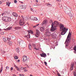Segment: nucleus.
I'll list each match as a JSON object with an SVG mask.
<instances>
[{"mask_svg":"<svg viewBox=\"0 0 76 76\" xmlns=\"http://www.w3.org/2000/svg\"><path fill=\"white\" fill-rule=\"evenodd\" d=\"M14 29L18 30V29H21V27H14Z\"/></svg>","mask_w":76,"mask_h":76,"instance_id":"obj_22","label":"nucleus"},{"mask_svg":"<svg viewBox=\"0 0 76 76\" xmlns=\"http://www.w3.org/2000/svg\"><path fill=\"white\" fill-rule=\"evenodd\" d=\"M10 2H7V5L8 6H10Z\"/></svg>","mask_w":76,"mask_h":76,"instance_id":"obj_25","label":"nucleus"},{"mask_svg":"<svg viewBox=\"0 0 76 76\" xmlns=\"http://www.w3.org/2000/svg\"><path fill=\"white\" fill-rule=\"evenodd\" d=\"M45 34L46 36L49 37L51 35V32L49 31H46Z\"/></svg>","mask_w":76,"mask_h":76,"instance_id":"obj_10","label":"nucleus"},{"mask_svg":"<svg viewBox=\"0 0 76 76\" xmlns=\"http://www.w3.org/2000/svg\"><path fill=\"white\" fill-rule=\"evenodd\" d=\"M40 55L42 57H44V58L46 57V54L44 53H42V54H41Z\"/></svg>","mask_w":76,"mask_h":76,"instance_id":"obj_14","label":"nucleus"},{"mask_svg":"<svg viewBox=\"0 0 76 76\" xmlns=\"http://www.w3.org/2000/svg\"><path fill=\"white\" fill-rule=\"evenodd\" d=\"M17 69L18 71H19V72H20V69H19V68L18 67L17 68Z\"/></svg>","mask_w":76,"mask_h":76,"instance_id":"obj_34","label":"nucleus"},{"mask_svg":"<svg viewBox=\"0 0 76 76\" xmlns=\"http://www.w3.org/2000/svg\"><path fill=\"white\" fill-rule=\"evenodd\" d=\"M26 68V67H21L20 69L21 70H23V69H25Z\"/></svg>","mask_w":76,"mask_h":76,"instance_id":"obj_29","label":"nucleus"},{"mask_svg":"<svg viewBox=\"0 0 76 76\" xmlns=\"http://www.w3.org/2000/svg\"><path fill=\"white\" fill-rule=\"evenodd\" d=\"M19 2H20L21 3H23V2H20V1Z\"/></svg>","mask_w":76,"mask_h":76,"instance_id":"obj_56","label":"nucleus"},{"mask_svg":"<svg viewBox=\"0 0 76 76\" xmlns=\"http://www.w3.org/2000/svg\"><path fill=\"white\" fill-rule=\"evenodd\" d=\"M31 45L29 44L28 45V48L29 49H30V50H31Z\"/></svg>","mask_w":76,"mask_h":76,"instance_id":"obj_27","label":"nucleus"},{"mask_svg":"<svg viewBox=\"0 0 76 76\" xmlns=\"http://www.w3.org/2000/svg\"><path fill=\"white\" fill-rule=\"evenodd\" d=\"M18 42H19L20 45H22V44H23V40H20L19 41V40H18Z\"/></svg>","mask_w":76,"mask_h":76,"instance_id":"obj_18","label":"nucleus"},{"mask_svg":"<svg viewBox=\"0 0 76 76\" xmlns=\"http://www.w3.org/2000/svg\"><path fill=\"white\" fill-rule=\"evenodd\" d=\"M74 50H75V51L76 52V46H75L74 48Z\"/></svg>","mask_w":76,"mask_h":76,"instance_id":"obj_35","label":"nucleus"},{"mask_svg":"<svg viewBox=\"0 0 76 76\" xmlns=\"http://www.w3.org/2000/svg\"><path fill=\"white\" fill-rule=\"evenodd\" d=\"M7 39L8 41H10V38H7Z\"/></svg>","mask_w":76,"mask_h":76,"instance_id":"obj_43","label":"nucleus"},{"mask_svg":"<svg viewBox=\"0 0 76 76\" xmlns=\"http://www.w3.org/2000/svg\"><path fill=\"white\" fill-rule=\"evenodd\" d=\"M34 20H35V21L38 20V18H37V17H35V18H34Z\"/></svg>","mask_w":76,"mask_h":76,"instance_id":"obj_32","label":"nucleus"},{"mask_svg":"<svg viewBox=\"0 0 76 76\" xmlns=\"http://www.w3.org/2000/svg\"><path fill=\"white\" fill-rule=\"evenodd\" d=\"M53 23V21H52V20H51L50 21V23Z\"/></svg>","mask_w":76,"mask_h":76,"instance_id":"obj_39","label":"nucleus"},{"mask_svg":"<svg viewBox=\"0 0 76 76\" xmlns=\"http://www.w3.org/2000/svg\"><path fill=\"white\" fill-rule=\"evenodd\" d=\"M10 70H13V67H11L10 68Z\"/></svg>","mask_w":76,"mask_h":76,"instance_id":"obj_48","label":"nucleus"},{"mask_svg":"<svg viewBox=\"0 0 76 76\" xmlns=\"http://www.w3.org/2000/svg\"><path fill=\"white\" fill-rule=\"evenodd\" d=\"M39 25V24H37L36 25L34 26H33V28H37V26H38Z\"/></svg>","mask_w":76,"mask_h":76,"instance_id":"obj_23","label":"nucleus"},{"mask_svg":"<svg viewBox=\"0 0 76 76\" xmlns=\"http://www.w3.org/2000/svg\"><path fill=\"white\" fill-rule=\"evenodd\" d=\"M57 75L58 76H61V75H60V74H59V73H58V74H57Z\"/></svg>","mask_w":76,"mask_h":76,"instance_id":"obj_41","label":"nucleus"},{"mask_svg":"<svg viewBox=\"0 0 76 76\" xmlns=\"http://www.w3.org/2000/svg\"><path fill=\"white\" fill-rule=\"evenodd\" d=\"M30 34H28L27 36H25V37H27L28 38H30Z\"/></svg>","mask_w":76,"mask_h":76,"instance_id":"obj_24","label":"nucleus"},{"mask_svg":"<svg viewBox=\"0 0 76 76\" xmlns=\"http://www.w3.org/2000/svg\"><path fill=\"white\" fill-rule=\"evenodd\" d=\"M12 15L15 17H18V15L15 12H13L12 13Z\"/></svg>","mask_w":76,"mask_h":76,"instance_id":"obj_16","label":"nucleus"},{"mask_svg":"<svg viewBox=\"0 0 76 76\" xmlns=\"http://www.w3.org/2000/svg\"><path fill=\"white\" fill-rule=\"evenodd\" d=\"M51 37L53 39H56L57 38V36L55 33H52L51 34Z\"/></svg>","mask_w":76,"mask_h":76,"instance_id":"obj_7","label":"nucleus"},{"mask_svg":"<svg viewBox=\"0 0 76 76\" xmlns=\"http://www.w3.org/2000/svg\"><path fill=\"white\" fill-rule=\"evenodd\" d=\"M21 18H23V16L22 15V16H21Z\"/></svg>","mask_w":76,"mask_h":76,"instance_id":"obj_54","label":"nucleus"},{"mask_svg":"<svg viewBox=\"0 0 76 76\" xmlns=\"http://www.w3.org/2000/svg\"><path fill=\"white\" fill-rule=\"evenodd\" d=\"M53 25L55 27L58 26V22L56 21H55L53 23Z\"/></svg>","mask_w":76,"mask_h":76,"instance_id":"obj_8","label":"nucleus"},{"mask_svg":"<svg viewBox=\"0 0 76 76\" xmlns=\"http://www.w3.org/2000/svg\"><path fill=\"white\" fill-rule=\"evenodd\" d=\"M45 27L43 26L42 27H41L40 28V31H41V32H44V31L45 30Z\"/></svg>","mask_w":76,"mask_h":76,"instance_id":"obj_15","label":"nucleus"},{"mask_svg":"<svg viewBox=\"0 0 76 76\" xmlns=\"http://www.w3.org/2000/svg\"><path fill=\"white\" fill-rule=\"evenodd\" d=\"M15 36H13L12 37V38H15Z\"/></svg>","mask_w":76,"mask_h":76,"instance_id":"obj_47","label":"nucleus"},{"mask_svg":"<svg viewBox=\"0 0 76 76\" xmlns=\"http://www.w3.org/2000/svg\"><path fill=\"white\" fill-rule=\"evenodd\" d=\"M14 58H15V59H18V56H15L14 57Z\"/></svg>","mask_w":76,"mask_h":76,"instance_id":"obj_36","label":"nucleus"},{"mask_svg":"<svg viewBox=\"0 0 76 76\" xmlns=\"http://www.w3.org/2000/svg\"><path fill=\"white\" fill-rule=\"evenodd\" d=\"M44 64H45L46 65V66H47V62L45 61L44 62Z\"/></svg>","mask_w":76,"mask_h":76,"instance_id":"obj_45","label":"nucleus"},{"mask_svg":"<svg viewBox=\"0 0 76 76\" xmlns=\"http://www.w3.org/2000/svg\"><path fill=\"white\" fill-rule=\"evenodd\" d=\"M1 4V1H0V4Z\"/></svg>","mask_w":76,"mask_h":76,"instance_id":"obj_55","label":"nucleus"},{"mask_svg":"<svg viewBox=\"0 0 76 76\" xmlns=\"http://www.w3.org/2000/svg\"><path fill=\"white\" fill-rule=\"evenodd\" d=\"M74 52L75 53V52H76V51H75Z\"/></svg>","mask_w":76,"mask_h":76,"instance_id":"obj_63","label":"nucleus"},{"mask_svg":"<svg viewBox=\"0 0 76 76\" xmlns=\"http://www.w3.org/2000/svg\"><path fill=\"white\" fill-rule=\"evenodd\" d=\"M60 31H62L61 33V35H64L66 32H67V31L68 29L66 28L65 27H64V25L62 24H61L60 25Z\"/></svg>","mask_w":76,"mask_h":76,"instance_id":"obj_1","label":"nucleus"},{"mask_svg":"<svg viewBox=\"0 0 76 76\" xmlns=\"http://www.w3.org/2000/svg\"><path fill=\"white\" fill-rule=\"evenodd\" d=\"M2 39L4 42H6V41H7V39H6V38L5 37L3 36L2 37Z\"/></svg>","mask_w":76,"mask_h":76,"instance_id":"obj_19","label":"nucleus"},{"mask_svg":"<svg viewBox=\"0 0 76 76\" xmlns=\"http://www.w3.org/2000/svg\"><path fill=\"white\" fill-rule=\"evenodd\" d=\"M71 35H72V34L70 33V31H69L67 37V39L65 43V44L66 43V47H67L69 45V43L70 42V39H71Z\"/></svg>","mask_w":76,"mask_h":76,"instance_id":"obj_2","label":"nucleus"},{"mask_svg":"<svg viewBox=\"0 0 76 76\" xmlns=\"http://www.w3.org/2000/svg\"><path fill=\"white\" fill-rule=\"evenodd\" d=\"M74 76H76V75H75Z\"/></svg>","mask_w":76,"mask_h":76,"instance_id":"obj_64","label":"nucleus"},{"mask_svg":"<svg viewBox=\"0 0 76 76\" xmlns=\"http://www.w3.org/2000/svg\"><path fill=\"white\" fill-rule=\"evenodd\" d=\"M1 29L0 28V31H1Z\"/></svg>","mask_w":76,"mask_h":76,"instance_id":"obj_60","label":"nucleus"},{"mask_svg":"<svg viewBox=\"0 0 76 76\" xmlns=\"http://www.w3.org/2000/svg\"><path fill=\"white\" fill-rule=\"evenodd\" d=\"M20 76H23V75H22V74H20Z\"/></svg>","mask_w":76,"mask_h":76,"instance_id":"obj_49","label":"nucleus"},{"mask_svg":"<svg viewBox=\"0 0 76 76\" xmlns=\"http://www.w3.org/2000/svg\"><path fill=\"white\" fill-rule=\"evenodd\" d=\"M6 69H7V70H9V67L8 66H6Z\"/></svg>","mask_w":76,"mask_h":76,"instance_id":"obj_37","label":"nucleus"},{"mask_svg":"<svg viewBox=\"0 0 76 76\" xmlns=\"http://www.w3.org/2000/svg\"><path fill=\"white\" fill-rule=\"evenodd\" d=\"M6 13V12H4L2 14V16H4V15H5Z\"/></svg>","mask_w":76,"mask_h":76,"instance_id":"obj_30","label":"nucleus"},{"mask_svg":"<svg viewBox=\"0 0 76 76\" xmlns=\"http://www.w3.org/2000/svg\"><path fill=\"white\" fill-rule=\"evenodd\" d=\"M28 20V18H27V17H24V18H23V22H25L26 20Z\"/></svg>","mask_w":76,"mask_h":76,"instance_id":"obj_17","label":"nucleus"},{"mask_svg":"<svg viewBox=\"0 0 76 76\" xmlns=\"http://www.w3.org/2000/svg\"><path fill=\"white\" fill-rule=\"evenodd\" d=\"M28 34H33V32L31 31H28Z\"/></svg>","mask_w":76,"mask_h":76,"instance_id":"obj_26","label":"nucleus"},{"mask_svg":"<svg viewBox=\"0 0 76 76\" xmlns=\"http://www.w3.org/2000/svg\"><path fill=\"white\" fill-rule=\"evenodd\" d=\"M1 69H2V70H3V66H1Z\"/></svg>","mask_w":76,"mask_h":76,"instance_id":"obj_53","label":"nucleus"},{"mask_svg":"<svg viewBox=\"0 0 76 76\" xmlns=\"http://www.w3.org/2000/svg\"><path fill=\"white\" fill-rule=\"evenodd\" d=\"M74 76H75V75H76V74L75 73H74Z\"/></svg>","mask_w":76,"mask_h":76,"instance_id":"obj_52","label":"nucleus"},{"mask_svg":"<svg viewBox=\"0 0 76 76\" xmlns=\"http://www.w3.org/2000/svg\"><path fill=\"white\" fill-rule=\"evenodd\" d=\"M2 53H5V52L4 51V50H2Z\"/></svg>","mask_w":76,"mask_h":76,"instance_id":"obj_50","label":"nucleus"},{"mask_svg":"<svg viewBox=\"0 0 76 76\" xmlns=\"http://www.w3.org/2000/svg\"><path fill=\"white\" fill-rule=\"evenodd\" d=\"M36 2H38V0H36Z\"/></svg>","mask_w":76,"mask_h":76,"instance_id":"obj_57","label":"nucleus"},{"mask_svg":"<svg viewBox=\"0 0 76 76\" xmlns=\"http://www.w3.org/2000/svg\"><path fill=\"white\" fill-rule=\"evenodd\" d=\"M14 66H15V67H16L17 69L18 67V66H16V65H14Z\"/></svg>","mask_w":76,"mask_h":76,"instance_id":"obj_44","label":"nucleus"},{"mask_svg":"<svg viewBox=\"0 0 76 76\" xmlns=\"http://www.w3.org/2000/svg\"><path fill=\"white\" fill-rule=\"evenodd\" d=\"M47 23V20H44L43 22L42 23V24L41 25L42 26H43V27H45Z\"/></svg>","mask_w":76,"mask_h":76,"instance_id":"obj_4","label":"nucleus"},{"mask_svg":"<svg viewBox=\"0 0 76 76\" xmlns=\"http://www.w3.org/2000/svg\"><path fill=\"white\" fill-rule=\"evenodd\" d=\"M17 0H15L14 1V2L15 3H17Z\"/></svg>","mask_w":76,"mask_h":76,"instance_id":"obj_38","label":"nucleus"},{"mask_svg":"<svg viewBox=\"0 0 76 76\" xmlns=\"http://www.w3.org/2000/svg\"><path fill=\"white\" fill-rule=\"evenodd\" d=\"M48 4L49 5H50V4Z\"/></svg>","mask_w":76,"mask_h":76,"instance_id":"obj_61","label":"nucleus"},{"mask_svg":"<svg viewBox=\"0 0 76 76\" xmlns=\"http://www.w3.org/2000/svg\"><path fill=\"white\" fill-rule=\"evenodd\" d=\"M12 76H16V75L15 74H14Z\"/></svg>","mask_w":76,"mask_h":76,"instance_id":"obj_51","label":"nucleus"},{"mask_svg":"<svg viewBox=\"0 0 76 76\" xmlns=\"http://www.w3.org/2000/svg\"><path fill=\"white\" fill-rule=\"evenodd\" d=\"M12 29V28L10 27V28H7V30H8V31H9V30H10V29Z\"/></svg>","mask_w":76,"mask_h":76,"instance_id":"obj_33","label":"nucleus"},{"mask_svg":"<svg viewBox=\"0 0 76 76\" xmlns=\"http://www.w3.org/2000/svg\"><path fill=\"white\" fill-rule=\"evenodd\" d=\"M34 19L35 17L33 16H31L30 17V19H31V20H34Z\"/></svg>","mask_w":76,"mask_h":76,"instance_id":"obj_21","label":"nucleus"},{"mask_svg":"<svg viewBox=\"0 0 76 76\" xmlns=\"http://www.w3.org/2000/svg\"><path fill=\"white\" fill-rule=\"evenodd\" d=\"M18 62H19V61H20V60H18Z\"/></svg>","mask_w":76,"mask_h":76,"instance_id":"obj_59","label":"nucleus"},{"mask_svg":"<svg viewBox=\"0 0 76 76\" xmlns=\"http://www.w3.org/2000/svg\"><path fill=\"white\" fill-rule=\"evenodd\" d=\"M8 44L10 45H12V42H10L8 43Z\"/></svg>","mask_w":76,"mask_h":76,"instance_id":"obj_31","label":"nucleus"},{"mask_svg":"<svg viewBox=\"0 0 76 76\" xmlns=\"http://www.w3.org/2000/svg\"><path fill=\"white\" fill-rule=\"evenodd\" d=\"M39 21H40V20H39L38 21V22H39Z\"/></svg>","mask_w":76,"mask_h":76,"instance_id":"obj_62","label":"nucleus"},{"mask_svg":"<svg viewBox=\"0 0 76 76\" xmlns=\"http://www.w3.org/2000/svg\"><path fill=\"white\" fill-rule=\"evenodd\" d=\"M19 8L21 9H25L26 7L25 5H20L19 6Z\"/></svg>","mask_w":76,"mask_h":76,"instance_id":"obj_9","label":"nucleus"},{"mask_svg":"<svg viewBox=\"0 0 76 76\" xmlns=\"http://www.w3.org/2000/svg\"><path fill=\"white\" fill-rule=\"evenodd\" d=\"M31 10V11H32V12H34V10H33V9H32V8H31L30 9Z\"/></svg>","mask_w":76,"mask_h":76,"instance_id":"obj_46","label":"nucleus"},{"mask_svg":"<svg viewBox=\"0 0 76 76\" xmlns=\"http://www.w3.org/2000/svg\"><path fill=\"white\" fill-rule=\"evenodd\" d=\"M2 19L5 22H9L10 21V18L7 17H4L2 18Z\"/></svg>","mask_w":76,"mask_h":76,"instance_id":"obj_3","label":"nucleus"},{"mask_svg":"<svg viewBox=\"0 0 76 76\" xmlns=\"http://www.w3.org/2000/svg\"><path fill=\"white\" fill-rule=\"evenodd\" d=\"M39 36V31L38 30H37V33L35 35L36 37H38Z\"/></svg>","mask_w":76,"mask_h":76,"instance_id":"obj_11","label":"nucleus"},{"mask_svg":"<svg viewBox=\"0 0 76 76\" xmlns=\"http://www.w3.org/2000/svg\"><path fill=\"white\" fill-rule=\"evenodd\" d=\"M23 61H26L27 62H28V61H29V59H27V57L26 56H24L23 57Z\"/></svg>","mask_w":76,"mask_h":76,"instance_id":"obj_6","label":"nucleus"},{"mask_svg":"<svg viewBox=\"0 0 76 76\" xmlns=\"http://www.w3.org/2000/svg\"><path fill=\"white\" fill-rule=\"evenodd\" d=\"M74 65H75L74 63L73 62L71 64L70 68L71 70H73V66H74Z\"/></svg>","mask_w":76,"mask_h":76,"instance_id":"obj_12","label":"nucleus"},{"mask_svg":"<svg viewBox=\"0 0 76 76\" xmlns=\"http://www.w3.org/2000/svg\"><path fill=\"white\" fill-rule=\"evenodd\" d=\"M32 45L33 46V47H34V48L35 50H39V49H37L36 48V47H35V44H32Z\"/></svg>","mask_w":76,"mask_h":76,"instance_id":"obj_20","label":"nucleus"},{"mask_svg":"<svg viewBox=\"0 0 76 76\" xmlns=\"http://www.w3.org/2000/svg\"><path fill=\"white\" fill-rule=\"evenodd\" d=\"M30 76H33V75H30Z\"/></svg>","mask_w":76,"mask_h":76,"instance_id":"obj_58","label":"nucleus"},{"mask_svg":"<svg viewBox=\"0 0 76 76\" xmlns=\"http://www.w3.org/2000/svg\"><path fill=\"white\" fill-rule=\"evenodd\" d=\"M19 23L20 25H23L25 23V22L23 21L22 19L20 21Z\"/></svg>","mask_w":76,"mask_h":76,"instance_id":"obj_13","label":"nucleus"},{"mask_svg":"<svg viewBox=\"0 0 76 76\" xmlns=\"http://www.w3.org/2000/svg\"><path fill=\"white\" fill-rule=\"evenodd\" d=\"M51 27L50 29V30L51 31H55L56 29V27L54 26H53V23H52L51 25Z\"/></svg>","mask_w":76,"mask_h":76,"instance_id":"obj_5","label":"nucleus"},{"mask_svg":"<svg viewBox=\"0 0 76 76\" xmlns=\"http://www.w3.org/2000/svg\"><path fill=\"white\" fill-rule=\"evenodd\" d=\"M2 70H3V69H0V73H1V72H2Z\"/></svg>","mask_w":76,"mask_h":76,"instance_id":"obj_40","label":"nucleus"},{"mask_svg":"<svg viewBox=\"0 0 76 76\" xmlns=\"http://www.w3.org/2000/svg\"><path fill=\"white\" fill-rule=\"evenodd\" d=\"M17 53H19V48H17Z\"/></svg>","mask_w":76,"mask_h":76,"instance_id":"obj_28","label":"nucleus"},{"mask_svg":"<svg viewBox=\"0 0 76 76\" xmlns=\"http://www.w3.org/2000/svg\"><path fill=\"white\" fill-rule=\"evenodd\" d=\"M24 72H28L27 69H24Z\"/></svg>","mask_w":76,"mask_h":76,"instance_id":"obj_42","label":"nucleus"}]
</instances>
